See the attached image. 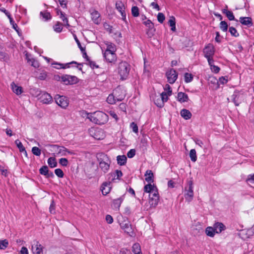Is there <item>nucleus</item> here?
Instances as JSON below:
<instances>
[{
	"mask_svg": "<svg viewBox=\"0 0 254 254\" xmlns=\"http://www.w3.org/2000/svg\"><path fill=\"white\" fill-rule=\"evenodd\" d=\"M74 39H75V41H76V43H77V45H78V47H79V49H80V50H81V51H85V49H84V48H83V47H82L81 46V44H80V43L79 41L78 40V39H77V38L76 37V36H74Z\"/></svg>",
	"mask_w": 254,
	"mask_h": 254,
	"instance_id": "obj_62",
	"label": "nucleus"
},
{
	"mask_svg": "<svg viewBox=\"0 0 254 254\" xmlns=\"http://www.w3.org/2000/svg\"><path fill=\"white\" fill-rule=\"evenodd\" d=\"M56 80L61 79L62 81L65 85L73 84L78 82V78L75 76L70 75H64L62 76H55Z\"/></svg>",
	"mask_w": 254,
	"mask_h": 254,
	"instance_id": "obj_5",
	"label": "nucleus"
},
{
	"mask_svg": "<svg viewBox=\"0 0 254 254\" xmlns=\"http://www.w3.org/2000/svg\"><path fill=\"white\" fill-rule=\"evenodd\" d=\"M246 181L247 182L254 183V174L248 175Z\"/></svg>",
	"mask_w": 254,
	"mask_h": 254,
	"instance_id": "obj_57",
	"label": "nucleus"
},
{
	"mask_svg": "<svg viewBox=\"0 0 254 254\" xmlns=\"http://www.w3.org/2000/svg\"><path fill=\"white\" fill-rule=\"evenodd\" d=\"M103 52V54L106 61L110 63H114L117 60L116 52Z\"/></svg>",
	"mask_w": 254,
	"mask_h": 254,
	"instance_id": "obj_12",
	"label": "nucleus"
},
{
	"mask_svg": "<svg viewBox=\"0 0 254 254\" xmlns=\"http://www.w3.org/2000/svg\"><path fill=\"white\" fill-rule=\"evenodd\" d=\"M106 220L109 224H112L113 222V218L110 215H107L106 216Z\"/></svg>",
	"mask_w": 254,
	"mask_h": 254,
	"instance_id": "obj_63",
	"label": "nucleus"
},
{
	"mask_svg": "<svg viewBox=\"0 0 254 254\" xmlns=\"http://www.w3.org/2000/svg\"><path fill=\"white\" fill-rule=\"evenodd\" d=\"M113 93L116 97L117 101H122L125 97V91L120 86L117 87L113 91Z\"/></svg>",
	"mask_w": 254,
	"mask_h": 254,
	"instance_id": "obj_13",
	"label": "nucleus"
},
{
	"mask_svg": "<svg viewBox=\"0 0 254 254\" xmlns=\"http://www.w3.org/2000/svg\"><path fill=\"white\" fill-rule=\"evenodd\" d=\"M164 90L165 91H166V92L167 93H168V95H171L172 94V89H171V86L167 84L165 86V88H164Z\"/></svg>",
	"mask_w": 254,
	"mask_h": 254,
	"instance_id": "obj_58",
	"label": "nucleus"
},
{
	"mask_svg": "<svg viewBox=\"0 0 254 254\" xmlns=\"http://www.w3.org/2000/svg\"><path fill=\"white\" fill-rule=\"evenodd\" d=\"M9 20V22L10 24L12 25V28L18 33L19 32V29L17 25L15 23L14 20H13L12 18L11 17L9 18H8Z\"/></svg>",
	"mask_w": 254,
	"mask_h": 254,
	"instance_id": "obj_45",
	"label": "nucleus"
},
{
	"mask_svg": "<svg viewBox=\"0 0 254 254\" xmlns=\"http://www.w3.org/2000/svg\"><path fill=\"white\" fill-rule=\"evenodd\" d=\"M105 44L107 46V48L104 52H116V47L114 44L109 42H106Z\"/></svg>",
	"mask_w": 254,
	"mask_h": 254,
	"instance_id": "obj_30",
	"label": "nucleus"
},
{
	"mask_svg": "<svg viewBox=\"0 0 254 254\" xmlns=\"http://www.w3.org/2000/svg\"><path fill=\"white\" fill-rule=\"evenodd\" d=\"M228 80L225 77L222 76L219 79V82L220 84H224L227 82Z\"/></svg>",
	"mask_w": 254,
	"mask_h": 254,
	"instance_id": "obj_64",
	"label": "nucleus"
},
{
	"mask_svg": "<svg viewBox=\"0 0 254 254\" xmlns=\"http://www.w3.org/2000/svg\"><path fill=\"white\" fill-rule=\"evenodd\" d=\"M165 18V16H164V14H163L162 13H159L158 14L157 20L160 23H162L163 22V21H164Z\"/></svg>",
	"mask_w": 254,
	"mask_h": 254,
	"instance_id": "obj_54",
	"label": "nucleus"
},
{
	"mask_svg": "<svg viewBox=\"0 0 254 254\" xmlns=\"http://www.w3.org/2000/svg\"><path fill=\"white\" fill-rule=\"evenodd\" d=\"M110 183L104 182L101 187V191L103 195H107L111 190Z\"/></svg>",
	"mask_w": 254,
	"mask_h": 254,
	"instance_id": "obj_22",
	"label": "nucleus"
},
{
	"mask_svg": "<svg viewBox=\"0 0 254 254\" xmlns=\"http://www.w3.org/2000/svg\"><path fill=\"white\" fill-rule=\"evenodd\" d=\"M144 24L147 26L149 28H152L153 27V24L152 23L151 20H147L144 22Z\"/></svg>",
	"mask_w": 254,
	"mask_h": 254,
	"instance_id": "obj_61",
	"label": "nucleus"
},
{
	"mask_svg": "<svg viewBox=\"0 0 254 254\" xmlns=\"http://www.w3.org/2000/svg\"><path fill=\"white\" fill-rule=\"evenodd\" d=\"M15 143L16 144L17 147L18 148L19 151L21 152H24L25 153H26V151L25 150V147L23 146L22 143L19 140L16 139L15 141Z\"/></svg>",
	"mask_w": 254,
	"mask_h": 254,
	"instance_id": "obj_38",
	"label": "nucleus"
},
{
	"mask_svg": "<svg viewBox=\"0 0 254 254\" xmlns=\"http://www.w3.org/2000/svg\"><path fill=\"white\" fill-rule=\"evenodd\" d=\"M159 200V196L158 190L149 194V203L150 207L155 208L158 205Z\"/></svg>",
	"mask_w": 254,
	"mask_h": 254,
	"instance_id": "obj_11",
	"label": "nucleus"
},
{
	"mask_svg": "<svg viewBox=\"0 0 254 254\" xmlns=\"http://www.w3.org/2000/svg\"><path fill=\"white\" fill-rule=\"evenodd\" d=\"M116 8L121 13L122 16H125V7L123 2L121 1H117L116 3Z\"/></svg>",
	"mask_w": 254,
	"mask_h": 254,
	"instance_id": "obj_24",
	"label": "nucleus"
},
{
	"mask_svg": "<svg viewBox=\"0 0 254 254\" xmlns=\"http://www.w3.org/2000/svg\"><path fill=\"white\" fill-rule=\"evenodd\" d=\"M181 116L184 119L187 120L191 118L192 114L187 109H182L180 112Z\"/></svg>",
	"mask_w": 254,
	"mask_h": 254,
	"instance_id": "obj_29",
	"label": "nucleus"
},
{
	"mask_svg": "<svg viewBox=\"0 0 254 254\" xmlns=\"http://www.w3.org/2000/svg\"><path fill=\"white\" fill-rule=\"evenodd\" d=\"M124 197L123 196L113 200L112 207L115 210H119Z\"/></svg>",
	"mask_w": 254,
	"mask_h": 254,
	"instance_id": "obj_18",
	"label": "nucleus"
},
{
	"mask_svg": "<svg viewBox=\"0 0 254 254\" xmlns=\"http://www.w3.org/2000/svg\"><path fill=\"white\" fill-rule=\"evenodd\" d=\"M60 18L63 21L64 26L67 27H69L67 18L66 17L65 14L62 11H60Z\"/></svg>",
	"mask_w": 254,
	"mask_h": 254,
	"instance_id": "obj_40",
	"label": "nucleus"
},
{
	"mask_svg": "<svg viewBox=\"0 0 254 254\" xmlns=\"http://www.w3.org/2000/svg\"><path fill=\"white\" fill-rule=\"evenodd\" d=\"M229 31L230 32V33H231V34L232 36H233L235 37H238L239 35L236 29L233 27H230L229 28Z\"/></svg>",
	"mask_w": 254,
	"mask_h": 254,
	"instance_id": "obj_48",
	"label": "nucleus"
},
{
	"mask_svg": "<svg viewBox=\"0 0 254 254\" xmlns=\"http://www.w3.org/2000/svg\"><path fill=\"white\" fill-rule=\"evenodd\" d=\"M29 64H31V66H33L36 68H38L39 67V62L34 58H31V61Z\"/></svg>",
	"mask_w": 254,
	"mask_h": 254,
	"instance_id": "obj_51",
	"label": "nucleus"
},
{
	"mask_svg": "<svg viewBox=\"0 0 254 254\" xmlns=\"http://www.w3.org/2000/svg\"><path fill=\"white\" fill-rule=\"evenodd\" d=\"M39 146L43 149L44 147L45 151L56 156V155L61 156H67L69 154H74L72 151L68 150L66 148L63 146H60L57 145L50 144L49 143H38Z\"/></svg>",
	"mask_w": 254,
	"mask_h": 254,
	"instance_id": "obj_1",
	"label": "nucleus"
},
{
	"mask_svg": "<svg viewBox=\"0 0 254 254\" xmlns=\"http://www.w3.org/2000/svg\"><path fill=\"white\" fill-rule=\"evenodd\" d=\"M177 100L181 103L187 102L189 100V96L185 93L179 92L177 95Z\"/></svg>",
	"mask_w": 254,
	"mask_h": 254,
	"instance_id": "obj_20",
	"label": "nucleus"
},
{
	"mask_svg": "<svg viewBox=\"0 0 254 254\" xmlns=\"http://www.w3.org/2000/svg\"><path fill=\"white\" fill-rule=\"evenodd\" d=\"M41 149H43L44 150H45L44 147H43V149H42L41 148V149H40L38 147H33L32 148V152L34 155L37 156H39L41 154Z\"/></svg>",
	"mask_w": 254,
	"mask_h": 254,
	"instance_id": "obj_42",
	"label": "nucleus"
},
{
	"mask_svg": "<svg viewBox=\"0 0 254 254\" xmlns=\"http://www.w3.org/2000/svg\"><path fill=\"white\" fill-rule=\"evenodd\" d=\"M131 13L134 17H137L139 16V9L136 6H132L131 8Z\"/></svg>",
	"mask_w": 254,
	"mask_h": 254,
	"instance_id": "obj_46",
	"label": "nucleus"
},
{
	"mask_svg": "<svg viewBox=\"0 0 254 254\" xmlns=\"http://www.w3.org/2000/svg\"><path fill=\"white\" fill-rule=\"evenodd\" d=\"M82 116L86 117L92 123L98 125H104L108 121V116L105 113L97 111L93 113L82 112Z\"/></svg>",
	"mask_w": 254,
	"mask_h": 254,
	"instance_id": "obj_2",
	"label": "nucleus"
},
{
	"mask_svg": "<svg viewBox=\"0 0 254 254\" xmlns=\"http://www.w3.org/2000/svg\"><path fill=\"white\" fill-rule=\"evenodd\" d=\"M132 251L134 254H139L141 253L139 244L138 243L133 244L132 247Z\"/></svg>",
	"mask_w": 254,
	"mask_h": 254,
	"instance_id": "obj_35",
	"label": "nucleus"
},
{
	"mask_svg": "<svg viewBox=\"0 0 254 254\" xmlns=\"http://www.w3.org/2000/svg\"><path fill=\"white\" fill-rule=\"evenodd\" d=\"M8 245V242L7 240L4 239L3 240H0V249L5 250Z\"/></svg>",
	"mask_w": 254,
	"mask_h": 254,
	"instance_id": "obj_44",
	"label": "nucleus"
},
{
	"mask_svg": "<svg viewBox=\"0 0 254 254\" xmlns=\"http://www.w3.org/2000/svg\"><path fill=\"white\" fill-rule=\"evenodd\" d=\"M117 101L113 92L109 95L107 98V102L110 104H114Z\"/></svg>",
	"mask_w": 254,
	"mask_h": 254,
	"instance_id": "obj_32",
	"label": "nucleus"
},
{
	"mask_svg": "<svg viewBox=\"0 0 254 254\" xmlns=\"http://www.w3.org/2000/svg\"><path fill=\"white\" fill-rule=\"evenodd\" d=\"M220 27L224 32L227 31L228 29V24L225 21H222L220 23Z\"/></svg>",
	"mask_w": 254,
	"mask_h": 254,
	"instance_id": "obj_49",
	"label": "nucleus"
},
{
	"mask_svg": "<svg viewBox=\"0 0 254 254\" xmlns=\"http://www.w3.org/2000/svg\"><path fill=\"white\" fill-rule=\"evenodd\" d=\"M215 52V48L212 44H208L204 47L203 53L204 57L207 59L208 64H211L213 62Z\"/></svg>",
	"mask_w": 254,
	"mask_h": 254,
	"instance_id": "obj_4",
	"label": "nucleus"
},
{
	"mask_svg": "<svg viewBox=\"0 0 254 254\" xmlns=\"http://www.w3.org/2000/svg\"><path fill=\"white\" fill-rule=\"evenodd\" d=\"M205 233L206 235L209 237H213L215 235V231L214 227H208L206 228Z\"/></svg>",
	"mask_w": 254,
	"mask_h": 254,
	"instance_id": "obj_36",
	"label": "nucleus"
},
{
	"mask_svg": "<svg viewBox=\"0 0 254 254\" xmlns=\"http://www.w3.org/2000/svg\"><path fill=\"white\" fill-rule=\"evenodd\" d=\"M130 68L129 64L126 62H122L119 64L118 72L121 79H126L128 75Z\"/></svg>",
	"mask_w": 254,
	"mask_h": 254,
	"instance_id": "obj_3",
	"label": "nucleus"
},
{
	"mask_svg": "<svg viewBox=\"0 0 254 254\" xmlns=\"http://www.w3.org/2000/svg\"><path fill=\"white\" fill-rule=\"evenodd\" d=\"M49 210L51 213H55V204L54 203V200H53L51 202Z\"/></svg>",
	"mask_w": 254,
	"mask_h": 254,
	"instance_id": "obj_55",
	"label": "nucleus"
},
{
	"mask_svg": "<svg viewBox=\"0 0 254 254\" xmlns=\"http://www.w3.org/2000/svg\"><path fill=\"white\" fill-rule=\"evenodd\" d=\"M55 174L60 178H62L64 176V173L61 169H56L55 170Z\"/></svg>",
	"mask_w": 254,
	"mask_h": 254,
	"instance_id": "obj_50",
	"label": "nucleus"
},
{
	"mask_svg": "<svg viewBox=\"0 0 254 254\" xmlns=\"http://www.w3.org/2000/svg\"><path fill=\"white\" fill-rule=\"evenodd\" d=\"M87 62H88L89 65L92 68H98V66L96 64L95 62L91 61L89 59H87Z\"/></svg>",
	"mask_w": 254,
	"mask_h": 254,
	"instance_id": "obj_60",
	"label": "nucleus"
},
{
	"mask_svg": "<svg viewBox=\"0 0 254 254\" xmlns=\"http://www.w3.org/2000/svg\"><path fill=\"white\" fill-rule=\"evenodd\" d=\"M48 163L51 168H54L57 166L56 160H48Z\"/></svg>",
	"mask_w": 254,
	"mask_h": 254,
	"instance_id": "obj_52",
	"label": "nucleus"
},
{
	"mask_svg": "<svg viewBox=\"0 0 254 254\" xmlns=\"http://www.w3.org/2000/svg\"><path fill=\"white\" fill-rule=\"evenodd\" d=\"M193 78V76L192 74L189 73H185L184 74V80L186 83L190 82Z\"/></svg>",
	"mask_w": 254,
	"mask_h": 254,
	"instance_id": "obj_39",
	"label": "nucleus"
},
{
	"mask_svg": "<svg viewBox=\"0 0 254 254\" xmlns=\"http://www.w3.org/2000/svg\"><path fill=\"white\" fill-rule=\"evenodd\" d=\"M44 247L37 241H34L32 245V251L34 254H43Z\"/></svg>",
	"mask_w": 254,
	"mask_h": 254,
	"instance_id": "obj_14",
	"label": "nucleus"
},
{
	"mask_svg": "<svg viewBox=\"0 0 254 254\" xmlns=\"http://www.w3.org/2000/svg\"><path fill=\"white\" fill-rule=\"evenodd\" d=\"M170 95H168V93H167L166 92H163L160 94V98L161 100H159V102H156V105L160 108H161L163 107L164 102H166L168 100V96Z\"/></svg>",
	"mask_w": 254,
	"mask_h": 254,
	"instance_id": "obj_16",
	"label": "nucleus"
},
{
	"mask_svg": "<svg viewBox=\"0 0 254 254\" xmlns=\"http://www.w3.org/2000/svg\"><path fill=\"white\" fill-rule=\"evenodd\" d=\"M112 176H114L113 180L120 179V178L123 176V173L121 171L117 170Z\"/></svg>",
	"mask_w": 254,
	"mask_h": 254,
	"instance_id": "obj_47",
	"label": "nucleus"
},
{
	"mask_svg": "<svg viewBox=\"0 0 254 254\" xmlns=\"http://www.w3.org/2000/svg\"><path fill=\"white\" fill-rule=\"evenodd\" d=\"M63 24L60 22H57L53 26V29L57 33H61L63 30Z\"/></svg>",
	"mask_w": 254,
	"mask_h": 254,
	"instance_id": "obj_33",
	"label": "nucleus"
},
{
	"mask_svg": "<svg viewBox=\"0 0 254 254\" xmlns=\"http://www.w3.org/2000/svg\"><path fill=\"white\" fill-rule=\"evenodd\" d=\"M130 127L132 129V131L135 133L138 132V126L134 122H132L130 125Z\"/></svg>",
	"mask_w": 254,
	"mask_h": 254,
	"instance_id": "obj_53",
	"label": "nucleus"
},
{
	"mask_svg": "<svg viewBox=\"0 0 254 254\" xmlns=\"http://www.w3.org/2000/svg\"><path fill=\"white\" fill-rule=\"evenodd\" d=\"M91 15L92 19L94 23L98 24L100 22V14L97 11L93 10L91 13Z\"/></svg>",
	"mask_w": 254,
	"mask_h": 254,
	"instance_id": "obj_23",
	"label": "nucleus"
},
{
	"mask_svg": "<svg viewBox=\"0 0 254 254\" xmlns=\"http://www.w3.org/2000/svg\"><path fill=\"white\" fill-rule=\"evenodd\" d=\"M178 73L173 68L168 70L166 73V76L168 82L170 84H173L178 78Z\"/></svg>",
	"mask_w": 254,
	"mask_h": 254,
	"instance_id": "obj_10",
	"label": "nucleus"
},
{
	"mask_svg": "<svg viewBox=\"0 0 254 254\" xmlns=\"http://www.w3.org/2000/svg\"><path fill=\"white\" fill-rule=\"evenodd\" d=\"M240 22L244 25L251 27L253 25L252 19L249 17H241Z\"/></svg>",
	"mask_w": 254,
	"mask_h": 254,
	"instance_id": "obj_21",
	"label": "nucleus"
},
{
	"mask_svg": "<svg viewBox=\"0 0 254 254\" xmlns=\"http://www.w3.org/2000/svg\"><path fill=\"white\" fill-rule=\"evenodd\" d=\"M170 26L171 27V30L176 31V21L175 18L173 16L171 17L168 21Z\"/></svg>",
	"mask_w": 254,
	"mask_h": 254,
	"instance_id": "obj_37",
	"label": "nucleus"
},
{
	"mask_svg": "<svg viewBox=\"0 0 254 254\" xmlns=\"http://www.w3.org/2000/svg\"><path fill=\"white\" fill-rule=\"evenodd\" d=\"M11 88L12 91L17 95H21L23 92L22 87L13 82L11 83Z\"/></svg>",
	"mask_w": 254,
	"mask_h": 254,
	"instance_id": "obj_19",
	"label": "nucleus"
},
{
	"mask_svg": "<svg viewBox=\"0 0 254 254\" xmlns=\"http://www.w3.org/2000/svg\"><path fill=\"white\" fill-rule=\"evenodd\" d=\"M123 220L120 222V225L122 229L130 236L133 234V230L131 224L127 218H123Z\"/></svg>",
	"mask_w": 254,
	"mask_h": 254,
	"instance_id": "obj_8",
	"label": "nucleus"
},
{
	"mask_svg": "<svg viewBox=\"0 0 254 254\" xmlns=\"http://www.w3.org/2000/svg\"><path fill=\"white\" fill-rule=\"evenodd\" d=\"M109 161V160H107V161ZM99 167L104 173H106L109 169L110 163L108 162L104 161V160H102L99 163Z\"/></svg>",
	"mask_w": 254,
	"mask_h": 254,
	"instance_id": "obj_28",
	"label": "nucleus"
},
{
	"mask_svg": "<svg viewBox=\"0 0 254 254\" xmlns=\"http://www.w3.org/2000/svg\"><path fill=\"white\" fill-rule=\"evenodd\" d=\"M190 159H196V151L195 149H191L190 152Z\"/></svg>",
	"mask_w": 254,
	"mask_h": 254,
	"instance_id": "obj_56",
	"label": "nucleus"
},
{
	"mask_svg": "<svg viewBox=\"0 0 254 254\" xmlns=\"http://www.w3.org/2000/svg\"><path fill=\"white\" fill-rule=\"evenodd\" d=\"M222 12L226 15V16L230 20H235L234 15L231 11L228 10L226 9H223Z\"/></svg>",
	"mask_w": 254,
	"mask_h": 254,
	"instance_id": "obj_34",
	"label": "nucleus"
},
{
	"mask_svg": "<svg viewBox=\"0 0 254 254\" xmlns=\"http://www.w3.org/2000/svg\"><path fill=\"white\" fill-rule=\"evenodd\" d=\"M55 100L56 103L63 109H66L69 105L68 100L65 96L57 95L55 97Z\"/></svg>",
	"mask_w": 254,
	"mask_h": 254,
	"instance_id": "obj_9",
	"label": "nucleus"
},
{
	"mask_svg": "<svg viewBox=\"0 0 254 254\" xmlns=\"http://www.w3.org/2000/svg\"><path fill=\"white\" fill-rule=\"evenodd\" d=\"M91 136L97 140H101L104 138L105 135L102 129L97 128H91L89 129Z\"/></svg>",
	"mask_w": 254,
	"mask_h": 254,
	"instance_id": "obj_7",
	"label": "nucleus"
},
{
	"mask_svg": "<svg viewBox=\"0 0 254 254\" xmlns=\"http://www.w3.org/2000/svg\"><path fill=\"white\" fill-rule=\"evenodd\" d=\"M135 154V150L134 149H130L127 153L128 158H132Z\"/></svg>",
	"mask_w": 254,
	"mask_h": 254,
	"instance_id": "obj_59",
	"label": "nucleus"
},
{
	"mask_svg": "<svg viewBox=\"0 0 254 254\" xmlns=\"http://www.w3.org/2000/svg\"><path fill=\"white\" fill-rule=\"evenodd\" d=\"M72 64H77V63L76 62L72 61L70 63H66L65 64L58 63L57 62H54L52 64V65H57V66H54V68H57V69H61V68L64 69V68H69L70 67L69 65Z\"/></svg>",
	"mask_w": 254,
	"mask_h": 254,
	"instance_id": "obj_17",
	"label": "nucleus"
},
{
	"mask_svg": "<svg viewBox=\"0 0 254 254\" xmlns=\"http://www.w3.org/2000/svg\"><path fill=\"white\" fill-rule=\"evenodd\" d=\"M145 180L147 182H148L149 183H151L153 182V174L151 170H147L145 174Z\"/></svg>",
	"mask_w": 254,
	"mask_h": 254,
	"instance_id": "obj_31",
	"label": "nucleus"
},
{
	"mask_svg": "<svg viewBox=\"0 0 254 254\" xmlns=\"http://www.w3.org/2000/svg\"><path fill=\"white\" fill-rule=\"evenodd\" d=\"M213 227L216 233H220L222 231L225 229V225L221 222L215 223Z\"/></svg>",
	"mask_w": 254,
	"mask_h": 254,
	"instance_id": "obj_26",
	"label": "nucleus"
},
{
	"mask_svg": "<svg viewBox=\"0 0 254 254\" xmlns=\"http://www.w3.org/2000/svg\"><path fill=\"white\" fill-rule=\"evenodd\" d=\"M213 63L214 60H213V62L211 63V64H208L210 66L211 71L215 73H217L219 72L220 69L218 66L214 65Z\"/></svg>",
	"mask_w": 254,
	"mask_h": 254,
	"instance_id": "obj_41",
	"label": "nucleus"
},
{
	"mask_svg": "<svg viewBox=\"0 0 254 254\" xmlns=\"http://www.w3.org/2000/svg\"><path fill=\"white\" fill-rule=\"evenodd\" d=\"M40 18L44 21H47L52 19V16L48 11H44L40 12Z\"/></svg>",
	"mask_w": 254,
	"mask_h": 254,
	"instance_id": "obj_27",
	"label": "nucleus"
},
{
	"mask_svg": "<svg viewBox=\"0 0 254 254\" xmlns=\"http://www.w3.org/2000/svg\"><path fill=\"white\" fill-rule=\"evenodd\" d=\"M49 170L47 166H43L39 169V173L40 174L45 176L48 174Z\"/></svg>",
	"mask_w": 254,
	"mask_h": 254,
	"instance_id": "obj_43",
	"label": "nucleus"
},
{
	"mask_svg": "<svg viewBox=\"0 0 254 254\" xmlns=\"http://www.w3.org/2000/svg\"><path fill=\"white\" fill-rule=\"evenodd\" d=\"M157 190V187L154 185H151L150 183L145 185L144 187V191L150 194L153 193L155 190Z\"/></svg>",
	"mask_w": 254,
	"mask_h": 254,
	"instance_id": "obj_25",
	"label": "nucleus"
},
{
	"mask_svg": "<svg viewBox=\"0 0 254 254\" xmlns=\"http://www.w3.org/2000/svg\"><path fill=\"white\" fill-rule=\"evenodd\" d=\"M41 101L44 104H49L52 102L53 98L50 94L47 92L42 93L40 98Z\"/></svg>",
	"mask_w": 254,
	"mask_h": 254,
	"instance_id": "obj_15",
	"label": "nucleus"
},
{
	"mask_svg": "<svg viewBox=\"0 0 254 254\" xmlns=\"http://www.w3.org/2000/svg\"><path fill=\"white\" fill-rule=\"evenodd\" d=\"M184 196L186 200L190 202L193 197V183L192 181L188 182V186L185 188Z\"/></svg>",
	"mask_w": 254,
	"mask_h": 254,
	"instance_id": "obj_6",
	"label": "nucleus"
}]
</instances>
